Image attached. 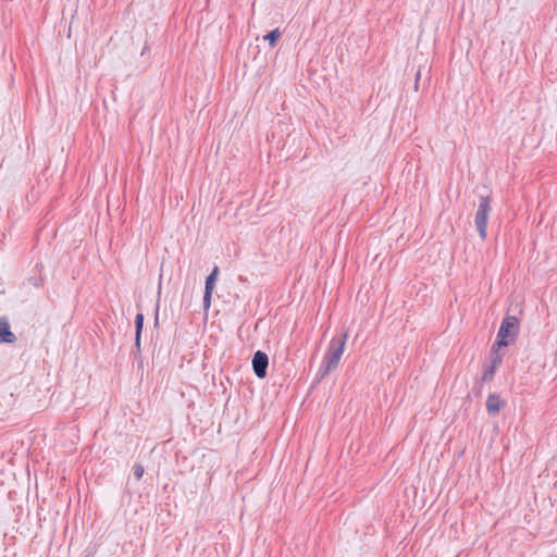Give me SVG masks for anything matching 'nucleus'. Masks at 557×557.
<instances>
[{"mask_svg":"<svg viewBox=\"0 0 557 557\" xmlns=\"http://www.w3.org/2000/svg\"><path fill=\"white\" fill-rule=\"evenodd\" d=\"M519 334V320L515 315L507 314L499 326L494 342V350L502 349L515 343Z\"/></svg>","mask_w":557,"mask_h":557,"instance_id":"nucleus-2","label":"nucleus"},{"mask_svg":"<svg viewBox=\"0 0 557 557\" xmlns=\"http://www.w3.org/2000/svg\"><path fill=\"white\" fill-rule=\"evenodd\" d=\"M419 89V83L414 82V90L418 91Z\"/></svg>","mask_w":557,"mask_h":557,"instance_id":"nucleus-16","label":"nucleus"},{"mask_svg":"<svg viewBox=\"0 0 557 557\" xmlns=\"http://www.w3.org/2000/svg\"><path fill=\"white\" fill-rule=\"evenodd\" d=\"M16 336L12 333L7 318H0V343L13 344Z\"/></svg>","mask_w":557,"mask_h":557,"instance_id":"nucleus-5","label":"nucleus"},{"mask_svg":"<svg viewBox=\"0 0 557 557\" xmlns=\"http://www.w3.org/2000/svg\"><path fill=\"white\" fill-rule=\"evenodd\" d=\"M143 327H144V314L137 313L136 318H135V334H137L138 336H141Z\"/></svg>","mask_w":557,"mask_h":557,"instance_id":"nucleus-10","label":"nucleus"},{"mask_svg":"<svg viewBox=\"0 0 557 557\" xmlns=\"http://www.w3.org/2000/svg\"><path fill=\"white\" fill-rule=\"evenodd\" d=\"M219 272H220L219 267L215 265L213 268V270L211 271V273L206 278L205 290L213 292L215 283L218 281Z\"/></svg>","mask_w":557,"mask_h":557,"instance_id":"nucleus-7","label":"nucleus"},{"mask_svg":"<svg viewBox=\"0 0 557 557\" xmlns=\"http://www.w3.org/2000/svg\"><path fill=\"white\" fill-rule=\"evenodd\" d=\"M282 33L278 28H275L271 32H269L263 39L269 41L270 47H274L278 38L281 37Z\"/></svg>","mask_w":557,"mask_h":557,"instance_id":"nucleus-9","label":"nucleus"},{"mask_svg":"<svg viewBox=\"0 0 557 557\" xmlns=\"http://www.w3.org/2000/svg\"><path fill=\"white\" fill-rule=\"evenodd\" d=\"M84 557H94V554L89 553V554L85 555Z\"/></svg>","mask_w":557,"mask_h":557,"instance_id":"nucleus-17","label":"nucleus"},{"mask_svg":"<svg viewBox=\"0 0 557 557\" xmlns=\"http://www.w3.org/2000/svg\"><path fill=\"white\" fill-rule=\"evenodd\" d=\"M420 77H421V72H420V70H418V71L416 72V75H414V82L419 83Z\"/></svg>","mask_w":557,"mask_h":557,"instance_id":"nucleus-15","label":"nucleus"},{"mask_svg":"<svg viewBox=\"0 0 557 557\" xmlns=\"http://www.w3.org/2000/svg\"><path fill=\"white\" fill-rule=\"evenodd\" d=\"M491 196H481L474 218L476 231L482 239L486 238V228L491 208Z\"/></svg>","mask_w":557,"mask_h":557,"instance_id":"nucleus-3","label":"nucleus"},{"mask_svg":"<svg viewBox=\"0 0 557 557\" xmlns=\"http://www.w3.org/2000/svg\"><path fill=\"white\" fill-rule=\"evenodd\" d=\"M505 403L500 399V397L495 394V393H491L488 396H487V399H486V410L488 412V414L491 416H495L499 412V410L504 407Z\"/></svg>","mask_w":557,"mask_h":557,"instance_id":"nucleus-6","label":"nucleus"},{"mask_svg":"<svg viewBox=\"0 0 557 557\" xmlns=\"http://www.w3.org/2000/svg\"><path fill=\"white\" fill-rule=\"evenodd\" d=\"M347 336V332H344L343 334L334 336L331 339L329 348L323 358L322 364L317 373L318 382L324 379L332 370L337 368L345 350Z\"/></svg>","mask_w":557,"mask_h":557,"instance_id":"nucleus-1","label":"nucleus"},{"mask_svg":"<svg viewBox=\"0 0 557 557\" xmlns=\"http://www.w3.org/2000/svg\"><path fill=\"white\" fill-rule=\"evenodd\" d=\"M499 350L500 349H496L494 350V344L492 345V348H491V367L497 369L500 364H502V361H503V355L499 354Z\"/></svg>","mask_w":557,"mask_h":557,"instance_id":"nucleus-8","label":"nucleus"},{"mask_svg":"<svg viewBox=\"0 0 557 557\" xmlns=\"http://www.w3.org/2000/svg\"><path fill=\"white\" fill-rule=\"evenodd\" d=\"M495 371H496V369H495V368H493V367H491V366L486 367V368L484 369V371H483V374H482L481 380H482L483 382H490V381H492V380L494 379Z\"/></svg>","mask_w":557,"mask_h":557,"instance_id":"nucleus-11","label":"nucleus"},{"mask_svg":"<svg viewBox=\"0 0 557 557\" xmlns=\"http://www.w3.org/2000/svg\"><path fill=\"white\" fill-rule=\"evenodd\" d=\"M212 293L213 292H210V290H205V294H203V308L207 310L209 309L210 305H211V297H212Z\"/></svg>","mask_w":557,"mask_h":557,"instance_id":"nucleus-13","label":"nucleus"},{"mask_svg":"<svg viewBox=\"0 0 557 557\" xmlns=\"http://www.w3.org/2000/svg\"><path fill=\"white\" fill-rule=\"evenodd\" d=\"M144 472H145V468L143 465L140 463H135L134 467H133V473H134V476L137 481H139L143 475H144Z\"/></svg>","mask_w":557,"mask_h":557,"instance_id":"nucleus-12","label":"nucleus"},{"mask_svg":"<svg viewBox=\"0 0 557 557\" xmlns=\"http://www.w3.org/2000/svg\"><path fill=\"white\" fill-rule=\"evenodd\" d=\"M141 346V336H138L137 334H135V348H136V352L137 354H140V348Z\"/></svg>","mask_w":557,"mask_h":557,"instance_id":"nucleus-14","label":"nucleus"},{"mask_svg":"<svg viewBox=\"0 0 557 557\" xmlns=\"http://www.w3.org/2000/svg\"><path fill=\"white\" fill-rule=\"evenodd\" d=\"M252 370L257 377L264 379L268 374L267 369L269 366V357L265 352L258 350L253 354L252 360Z\"/></svg>","mask_w":557,"mask_h":557,"instance_id":"nucleus-4","label":"nucleus"}]
</instances>
